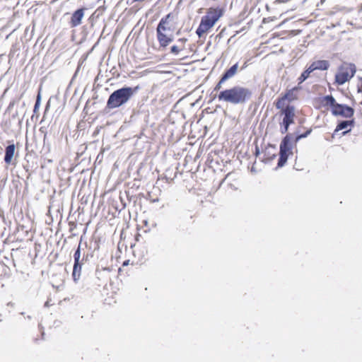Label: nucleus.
<instances>
[{"label": "nucleus", "instance_id": "obj_1", "mask_svg": "<svg viewBox=\"0 0 362 362\" xmlns=\"http://www.w3.org/2000/svg\"><path fill=\"white\" fill-rule=\"evenodd\" d=\"M176 15L169 13L163 17L156 28V37L160 48H165L173 41V33L176 29Z\"/></svg>", "mask_w": 362, "mask_h": 362}, {"label": "nucleus", "instance_id": "obj_2", "mask_svg": "<svg viewBox=\"0 0 362 362\" xmlns=\"http://www.w3.org/2000/svg\"><path fill=\"white\" fill-rule=\"evenodd\" d=\"M252 92L248 88L241 86H234L220 92L218 100L232 104L244 103L251 98Z\"/></svg>", "mask_w": 362, "mask_h": 362}, {"label": "nucleus", "instance_id": "obj_3", "mask_svg": "<svg viewBox=\"0 0 362 362\" xmlns=\"http://www.w3.org/2000/svg\"><path fill=\"white\" fill-rule=\"evenodd\" d=\"M139 89V86L134 88L125 87L114 91L109 97L107 105L109 108H116L126 103L129 98Z\"/></svg>", "mask_w": 362, "mask_h": 362}, {"label": "nucleus", "instance_id": "obj_4", "mask_svg": "<svg viewBox=\"0 0 362 362\" xmlns=\"http://www.w3.org/2000/svg\"><path fill=\"white\" fill-rule=\"evenodd\" d=\"M356 67L354 64L343 62L337 68L334 75V83L337 86H342L349 82L355 75Z\"/></svg>", "mask_w": 362, "mask_h": 362}, {"label": "nucleus", "instance_id": "obj_5", "mask_svg": "<svg viewBox=\"0 0 362 362\" xmlns=\"http://www.w3.org/2000/svg\"><path fill=\"white\" fill-rule=\"evenodd\" d=\"M279 110V113L282 117L280 122V132L281 134H286L288 132L291 124H294L296 117V108L293 105H284L281 107H276Z\"/></svg>", "mask_w": 362, "mask_h": 362}, {"label": "nucleus", "instance_id": "obj_6", "mask_svg": "<svg viewBox=\"0 0 362 362\" xmlns=\"http://www.w3.org/2000/svg\"><path fill=\"white\" fill-rule=\"evenodd\" d=\"M298 88L294 87L293 88L286 90V91L281 94L274 102L276 107H281L284 105H291L290 103L298 99L297 91Z\"/></svg>", "mask_w": 362, "mask_h": 362}, {"label": "nucleus", "instance_id": "obj_7", "mask_svg": "<svg viewBox=\"0 0 362 362\" xmlns=\"http://www.w3.org/2000/svg\"><path fill=\"white\" fill-rule=\"evenodd\" d=\"M335 98L332 95L315 98L313 106L315 109L331 112Z\"/></svg>", "mask_w": 362, "mask_h": 362}, {"label": "nucleus", "instance_id": "obj_8", "mask_svg": "<svg viewBox=\"0 0 362 362\" xmlns=\"http://www.w3.org/2000/svg\"><path fill=\"white\" fill-rule=\"evenodd\" d=\"M331 114L335 117L351 118L354 115V110L346 105L339 104L334 100Z\"/></svg>", "mask_w": 362, "mask_h": 362}, {"label": "nucleus", "instance_id": "obj_9", "mask_svg": "<svg viewBox=\"0 0 362 362\" xmlns=\"http://www.w3.org/2000/svg\"><path fill=\"white\" fill-rule=\"evenodd\" d=\"M89 100H87L86 104L84 107L83 113L84 114L83 119L78 123L77 125V132L78 136H83L87 132H85L86 129L90 126V122L89 119H90V116L88 115L89 107H88Z\"/></svg>", "mask_w": 362, "mask_h": 362}, {"label": "nucleus", "instance_id": "obj_10", "mask_svg": "<svg viewBox=\"0 0 362 362\" xmlns=\"http://www.w3.org/2000/svg\"><path fill=\"white\" fill-rule=\"evenodd\" d=\"M223 15V9L220 7H210L207 9L206 14L203 18L208 19L213 24L219 20V18Z\"/></svg>", "mask_w": 362, "mask_h": 362}, {"label": "nucleus", "instance_id": "obj_11", "mask_svg": "<svg viewBox=\"0 0 362 362\" xmlns=\"http://www.w3.org/2000/svg\"><path fill=\"white\" fill-rule=\"evenodd\" d=\"M214 25V24L211 23L210 21L202 17L199 25L196 30V34L201 37L213 28Z\"/></svg>", "mask_w": 362, "mask_h": 362}, {"label": "nucleus", "instance_id": "obj_12", "mask_svg": "<svg viewBox=\"0 0 362 362\" xmlns=\"http://www.w3.org/2000/svg\"><path fill=\"white\" fill-rule=\"evenodd\" d=\"M310 66L313 71L316 70L327 71L330 66V63L328 60H316L313 62Z\"/></svg>", "mask_w": 362, "mask_h": 362}, {"label": "nucleus", "instance_id": "obj_13", "mask_svg": "<svg viewBox=\"0 0 362 362\" xmlns=\"http://www.w3.org/2000/svg\"><path fill=\"white\" fill-rule=\"evenodd\" d=\"M353 126V120L342 121L337 124L335 132L342 131V134H345L351 131Z\"/></svg>", "mask_w": 362, "mask_h": 362}, {"label": "nucleus", "instance_id": "obj_14", "mask_svg": "<svg viewBox=\"0 0 362 362\" xmlns=\"http://www.w3.org/2000/svg\"><path fill=\"white\" fill-rule=\"evenodd\" d=\"M238 64L236 63L233 65L229 69H228L221 76L222 81H226L229 78L233 77L238 71Z\"/></svg>", "mask_w": 362, "mask_h": 362}, {"label": "nucleus", "instance_id": "obj_15", "mask_svg": "<svg viewBox=\"0 0 362 362\" xmlns=\"http://www.w3.org/2000/svg\"><path fill=\"white\" fill-rule=\"evenodd\" d=\"M83 16V10L82 8L76 10L71 16L72 26H77L81 23V19Z\"/></svg>", "mask_w": 362, "mask_h": 362}, {"label": "nucleus", "instance_id": "obj_16", "mask_svg": "<svg viewBox=\"0 0 362 362\" xmlns=\"http://www.w3.org/2000/svg\"><path fill=\"white\" fill-rule=\"evenodd\" d=\"M14 152H15V146H14V144L8 145L6 148L4 160H5V162L7 164H10L11 163V160H12V158L13 157V155H14Z\"/></svg>", "mask_w": 362, "mask_h": 362}, {"label": "nucleus", "instance_id": "obj_17", "mask_svg": "<svg viewBox=\"0 0 362 362\" xmlns=\"http://www.w3.org/2000/svg\"><path fill=\"white\" fill-rule=\"evenodd\" d=\"M313 72V70L310 69V66H309L298 78V84H301L304 82L308 78H309L310 74Z\"/></svg>", "mask_w": 362, "mask_h": 362}, {"label": "nucleus", "instance_id": "obj_18", "mask_svg": "<svg viewBox=\"0 0 362 362\" xmlns=\"http://www.w3.org/2000/svg\"><path fill=\"white\" fill-rule=\"evenodd\" d=\"M81 269V264H78L77 265L76 264H74L72 276H73V279L75 281L79 279Z\"/></svg>", "mask_w": 362, "mask_h": 362}, {"label": "nucleus", "instance_id": "obj_19", "mask_svg": "<svg viewBox=\"0 0 362 362\" xmlns=\"http://www.w3.org/2000/svg\"><path fill=\"white\" fill-rule=\"evenodd\" d=\"M185 49V47L183 45H173L170 47V53L173 54L177 55L181 51L184 50Z\"/></svg>", "mask_w": 362, "mask_h": 362}, {"label": "nucleus", "instance_id": "obj_20", "mask_svg": "<svg viewBox=\"0 0 362 362\" xmlns=\"http://www.w3.org/2000/svg\"><path fill=\"white\" fill-rule=\"evenodd\" d=\"M40 101H41V95H40V93L39 92L37 95V98H36V101H35V106H34V110H33V112L35 113L37 112V110L39 109L40 107Z\"/></svg>", "mask_w": 362, "mask_h": 362}, {"label": "nucleus", "instance_id": "obj_21", "mask_svg": "<svg viewBox=\"0 0 362 362\" xmlns=\"http://www.w3.org/2000/svg\"><path fill=\"white\" fill-rule=\"evenodd\" d=\"M74 264H76V265L78 264H81L79 260V259H80V248H79V247L75 252V253L74 255Z\"/></svg>", "mask_w": 362, "mask_h": 362}, {"label": "nucleus", "instance_id": "obj_22", "mask_svg": "<svg viewBox=\"0 0 362 362\" xmlns=\"http://www.w3.org/2000/svg\"><path fill=\"white\" fill-rule=\"evenodd\" d=\"M226 81H222V77H221V79L219 80V81L216 85V86L214 88V90H220L221 88V87H222V84H223Z\"/></svg>", "mask_w": 362, "mask_h": 362}, {"label": "nucleus", "instance_id": "obj_23", "mask_svg": "<svg viewBox=\"0 0 362 362\" xmlns=\"http://www.w3.org/2000/svg\"><path fill=\"white\" fill-rule=\"evenodd\" d=\"M173 123L168 124L167 126V128L170 131V136H173L175 134V132H173Z\"/></svg>", "mask_w": 362, "mask_h": 362}, {"label": "nucleus", "instance_id": "obj_24", "mask_svg": "<svg viewBox=\"0 0 362 362\" xmlns=\"http://www.w3.org/2000/svg\"><path fill=\"white\" fill-rule=\"evenodd\" d=\"M187 39L185 37L180 38L178 39L177 42L181 43V45L185 46V43L187 42Z\"/></svg>", "mask_w": 362, "mask_h": 362}, {"label": "nucleus", "instance_id": "obj_25", "mask_svg": "<svg viewBox=\"0 0 362 362\" xmlns=\"http://www.w3.org/2000/svg\"><path fill=\"white\" fill-rule=\"evenodd\" d=\"M15 103H16V100L11 101L9 105H8V110H11L13 107Z\"/></svg>", "mask_w": 362, "mask_h": 362}, {"label": "nucleus", "instance_id": "obj_26", "mask_svg": "<svg viewBox=\"0 0 362 362\" xmlns=\"http://www.w3.org/2000/svg\"><path fill=\"white\" fill-rule=\"evenodd\" d=\"M49 107V103H48L45 107V112L48 110Z\"/></svg>", "mask_w": 362, "mask_h": 362}, {"label": "nucleus", "instance_id": "obj_27", "mask_svg": "<svg viewBox=\"0 0 362 362\" xmlns=\"http://www.w3.org/2000/svg\"><path fill=\"white\" fill-rule=\"evenodd\" d=\"M144 0H133V1L136 2V1H144Z\"/></svg>", "mask_w": 362, "mask_h": 362}, {"label": "nucleus", "instance_id": "obj_28", "mask_svg": "<svg viewBox=\"0 0 362 362\" xmlns=\"http://www.w3.org/2000/svg\"><path fill=\"white\" fill-rule=\"evenodd\" d=\"M45 306H49V302H48V301H47V302L45 303Z\"/></svg>", "mask_w": 362, "mask_h": 362}, {"label": "nucleus", "instance_id": "obj_29", "mask_svg": "<svg viewBox=\"0 0 362 362\" xmlns=\"http://www.w3.org/2000/svg\"><path fill=\"white\" fill-rule=\"evenodd\" d=\"M86 90H87V87H86V88L84 89V93H86Z\"/></svg>", "mask_w": 362, "mask_h": 362}, {"label": "nucleus", "instance_id": "obj_30", "mask_svg": "<svg viewBox=\"0 0 362 362\" xmlns=\"http://www.w3.org/2000/svg\"><path fill=\"white\" fill-rule=\"evenodd\" d=\"M300 136H306V134H301Z\"/></svg>", "mask_w": 362, "mask_h": 362}]
</instances>
